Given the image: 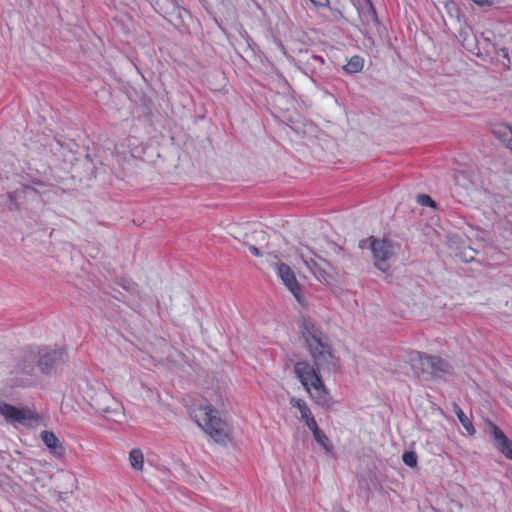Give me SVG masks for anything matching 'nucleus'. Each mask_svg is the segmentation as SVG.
I'll return each mask as SVG.
<instances>
[{
	"mask_svg": "<svg viewBox=\"0 0 512 512\" xmlns=\"http://www.w3.org/2000/svg\"><path fill=\"white\" fill-rule=\"evenodd\" d=\"M302 327V334L314 359V365L307 361H298L294 364V373L316 405L332 409L336 401L326 388L319 368L332 362L329 340L310 319L304 318Z\"/></svg>",
	"mask_w": 512,
	"mask_h": 512,
	"instance_id": "nucleus-1",
	"label": "nucleus"
},
{
	"mask_svg": "<svg viewBox=\"0 0 512 512\" xmlns=\"http://www.w3.org/2000/svg\"><path fill=\"white\" fill-rule=\"evenodd\" d=\"M84 399L96 413L109 421L121 423L125 419L123 405L100 384H88Z\"/></svg>",
	"mask_w": 512,
	"mask_h": 512,
	"instance_id": "nucleus-2",
	"label": "nucleus"
},
{
	"mask_svg": "<svg viewBox=\"0 0 512 512\" xmlns=\"http://www.w3.org/2000/svg\"><path fill=\"white\" fill-rule=\"evenodd\" d=\"M197 424L217 443L229 441V427L218 416V411L210 404L200 406L195 414Z\"/></svg>",
	"mask_w": 512,
	"mask_h": 512,
	"instance_id": "nucleus-3",
	"label": "nucleus"
},
{
	"mask_svg": "<svg viewBox=\"0 0 512 512\" xmlns=\"http://www.w3.org/2000/svg\"><path fill=\"white\" fill-rule=\"evenodd\" d=\"M412 366L415 371L434 378L450 374L452 371V367L447 361L437 356L425 355L419 352L412 357Z\"/></svg>",
	"mask_w": 512,
	"mask_h": 512,
	"instance_id": "nucleus-4",
	"label": "nucleus"
},
{
	"mask_svg": "<svg viewBox=\"0 0 512 512\" xmlns=\"http://www.w3.org/2000/svg\"><path fill=\"white\" fill-rule=\"evenodd\" d=\"M297 253L317 280L327 284L334 280L335 270L327 260L320 256H317L316 259L309 257L303 250H298Z\"/></svg>",
	"mask_w": 512,
	"mask_h": 512,
	"instance_id": "nucleus-5",
	"label": "nucleus"
},
{
	"mask_svg": "<svg viewBox=\"0 0 512 512\" xmlns=\"http://www.w3.org/2000/svg\"><path fill=\"white\" fill-rule=\"evenodd\" d=\"M371 251L377 269L383 272L387 271L389 268L387 261L394 254L392 243L384 239H373L371 242Z\"/></svg>",
	"mask_w": 512,
	"mask_h": 512,
	"instance_id": "nucleus-6",
	"label": "nucleus"
},
{
	"mask_svg": "<svg viewBox=\"0 0 512 512\" xmlns=\"http://www.w3.org/2000/svg\"><path fill=\"white\" fill-rule=\"evenodd\" d=\"M277 276L281 279L284 286L292 293L299 303H302V290L294 271L285 263L278 262L275 265Z\"/></svg>",
	"mask_w": 512,
	"mask_h": 512,
	"instance_id": "nucleus-7",
	"label": "nucleus"
},
{
	"mask_svg": "<svg viewBox=\"0 0 512 512\" xmlns=\"http://www.w3.org/2000/svg\"><path fill=\"white\" fill-rule=\"evenodd\" d=\"M486 433L490 436L494 447L507 459L512 460V441L491 421H486Z\"/></svg>",
	"mask_w": 512,
	"mask_h": 512,
	"instance_id": "nucleus-8",
	"label": "nucleus"
},
{
	"mask_svg": "<svg viewBox=\"0 0 512 512\" xmlns=\"http://www.w3.org/2000/svg\"><path fill=\"white\" fill-rule=\"evenodd\" d=\"M36 352L38 353V369L46 374L64 358L63 350L37 348Z\"/></svg>",
	"mask_w": 512,
	"mask_h": 512,
	"instance_id": "nucleus-9",
	"label": "nucleus"
},
{
	"mask_svg": "<svg viewBox=\"0 0 512 512\" xmlns=\"http://www.w3.org/2000/svg\"><path fill=\"white\" fill-rule=\"evenodd\" d=\"M37 368L38 353L36 352V349L25 350L17 363V373L32 376L35 375V371Z\"/></svg>",
	"mask_w": 512,
	"mask_h": 512,
	"instance_id": "nucleus-10",
	"label": "nucleus"
},
{
	"mask_svg": "<svg viewBox=\"0 0 512 512\" xmlns=\"http://www.w3.org/2000/svg\"><path fill=\"white\" fill-rule=\"evenodd\" d=\"M0 414L10 423H23L30 418V411L18 409L10 404L0 405Z\"/></svg>",
	"mask_w": 512,
	"mask_h": 512,
	"instance_id": "nucleus-11",
	"label": "nucleus"
},
{
	"mask_svg": "<svg viewBox=\"0 0 512 512\" xmlns=\"http://www.w3.org/2000/svg\"><path fill=\"white\" fill-rule=\"evenodd\" d=\"M359 16L363 26L362 30H365L366 33L367 29L378 25L375 9L369 0H365L364 5L359 8Z\"/></svg>",
	"mask_w": 512,
	"mask_h": 512,
	"instance_id": "nucleus-12",
	"label": "nucleus"
},
{
	"mask_svg": "<svg viewBox=\"0 0 512 512\" xmlns=\"http://www.w3.org/2000/svg\"><path fill=\"white\" fill-rule=\"evenodd\" d=\"M40 436L50 453L58 458L64 456L65 449L53 432L43 431Z\"/></svg>",
	"mask_w": 512,
	"mask_h": 512,
	"instance_id": "nucleus-13",
	"label": "nucleus"
},
{
	"mask_svg": "<svg viewBox=\"0 0 512 512\" xmlns=\"http://www.w3.org/2000/svg\"><path fill=\"white\" fill-rule=\"evenodd\" d=\"M290 405L299 410L303 421L312 416L309 406L303 399L292 397L290 399Z\"/></svg>",
	"mask_w": 512,
	"mask_h": 512,
	"instance_id": "nucleus-14",
	"label": "nucleus"
},
{
	"mask_svg": "<svg viewBox=\"0 0 512 512\" xmlns=\"http://www.w3.org/2000/svg\"><path fill=\"white\" fill-rule=\"evenodd\" d=\"M453 408L455 414L457 415L463 427L470 435H473L475 433V429L469 418L465 415V413L462 411L458 404L454 403Z\"/></svg>",
	"mask_w": 512,
	"mask_h": 512,
	"instance_id": "nucleus-15",
	"label": "nucleus"
},
{
	"mask_svg": "<svg viewBox=\"0 0 512 512\" xmlns=\"http://www.w3.org/2000/svg\"><path fill=\"white\" fill-rule=\"evenodd\" d=\"M494 133L501 138L507 147L512 151V127L508 125L500 126Z\"/></svg>",
	"mask_w": 512,
	"mask_h": 512,
	"instance_id": "nucleus-16",
	"label": "nucleus"
},
{
	"mask_svg": "<svg viewBox=\"0 0 512 512\" xmlns=\"http://www.w3.org/2000/svg\"><path fill=\"white\" fill-rule=\"evenodd\" d=\"M363 66L364 60L359 56H353L344 66V70L347 73L354 74L360 72L363 69Z\"/></svg>",
	"mask_w": 512,
	"mask_h": 512,
	"instance_id": "nucleus-17",
	"label": "nucleus"
},
{
	"mask_svg": "<svg viewBox=\"0 0 512 512\" xmlns=\"http://www.w3.org/2000/svg\"><path fill=\"white\" fill-rule=\"evenodd\" d=\"M129 461L131 466L136 470L143 469L144 456L141 450L133 449L129 454Z\"/></svg>",
	"mask_w": 512,
	"mask_h": 512,
	"instance_id": "nucleus-18",
	"label": "nucleus"
},
{
	"mask_svg": "<svg viewBox=\"0 0 512 512\" xmlns=\"http://www.w3.org/2000/svg\"><path fill=\"white\" fill-rule=\"evenodd\" d=\"M313 437L315 441L325 450L326 453L332 452L333 446L330 443L329 438L322 430L316 431V433L313 434Z\"/></svg>",
	"mask_w": 512,
	"mask_h": 512,
	"instance_id": "nucleus-19",
	"label": "nucleus"
},
{
	"mask_svg": "<svg viewBox=\"0 0 512 512\" xmlns=\"http://www.w3.org/2000/svg\"><path fill=\"white\" fill-rule=\"evenodd\" d=\"M403 462L409 467L417 465V454L414 451H407L402 456Z\"/></svg>",
	"mask_w": 512,
	"mask_h": 512,
	"instance_id": "nucleus-20",
	"label": "nucleus"
},
{
	"mask_svg": "<svg viewBox=\"0 0 512 512\" xmlns=\"http://www.w3.org/2000/svg\"><path fill=\"white\" fill-rule=\"evenodd\" d=\"M128 146L131 147V156L132 157H139L140 156V150L138 147L139 140L136 137H130L127 139Z\"/></svg>",
	"mask_w": 512,
	"mask_h": 512,
	"instance_id": "nucleus-21",
	"label": "nucleus"
},
{
	"mask_svg": "<svg viewBox=\"0 0 512 512\" xmlns=\"http://www.w3.org/2000/svg\"><path fill=\"white\" fill-rule=\"evenodd\" d=\"M417 202L422 206L436 207L435 201L427 194H419L417 196Z\"/></svg>",
	"mask_w": 512,
	"mask_h": 512,
	"instance_id": "nucleus-22",
	"label": "nucleus"
},
{
	"mask_svg": "<svg viewBox=\"0 0 512 512\" xmlns=\"http://www.w3.org/2000/svg\"><path fill=\"white\" fill-rule=\"evenodd\" d=\"M324 60L321 56L312 55L307 59V64L316 69L319 65H322Z\"/></svg>",
	"mask_w": 512,
	"mask_h": 512,
	"instance_id": "nucleus-23",
	"label": "nucleus"
},
{
	"mask_svg": "<svg viewBox=\"0 0 512 512\" xmlns=\"http://www.w3.org/2000/svg\"><path fill=\"white\" fill-rule=\"evenodd\" d=\"M307 427L312 431V433H316V431H319L321 430L319 427H318V424L314 418V416L312 415L311 417H309L308 419L304 420Z\"/></svg>",
	"mask_w": 512,
	"mask_h": 512,
	"instance_id": "nucleus-24",
	"label": "nucleus"
},
{
	"mask_svg": "<svg viewBox=\"0 0 512 512\" xmlns=\"http://www.w3.org/2000/svg\"><path fill=\"white\" fill-rule=\"evenodd\" d=\"M364 36H365V42H364V45L367 47V48H374L375 47V42H374V39L369 35V29H367V33L365 32V30H362Z\"/></svg>",
	"mask_w": 512,
	"mask_h": 512,
	"instance_id": "nucleus-25",
	"label": "nucleus"
},
{
	"mask_svg": "<svg viewBox=\"0 0 512 512\" xmlns=\"http://www.w3.org/2000/svg\"><path fill=\"white\" fill-rule=\"evenodd\" d=\"M254 236H255L256 242H258V243L264 242L266 240V238H267V234L263 230L255 231L254 232Z\"/></svg>",
	"mask_w": 512,
	"mask_h": 512,
	"instance_id": "nucleus-26",
	"label": "nucleus"
},
{
	"mask_svg": "<svg viewBox=\"0 0 512 512\" xmlns=\"http://www.w3.org/2000/svg\"><path fill=\"white\" fill-rule=\"evenodd\" d=\"M248 247H249V250L251 251V253L253 255H255L256 257L262 256L260 249L258 247H256L255 245H249Z\"/></svg>",
	"mask_w": 512,
	"mask_h": 512,
	"instance_id": "nucleus-27",
	"label": "nucleus"
},
{
	"mask_svg": "<svg viewBox=\"0 0 512 512\" xmlns=\"http://www.w3.org/2000/svg\"><path fill=\"white\" fill-rule=\"evenodd\" d=\"M316 6H326L329 3V0H310Z\"/></svg>",
	"mask_w": 512,
	"mask_h": 512,
	"instance_id": "nucleus-28",
	"label": "nucleus"
},
{
	"mask_svg": "<svg viewBox=\"0 0 512 512\" xmlns=\"http://www.w3.org/2000/svg\"><path fill=\"white\" fill-rule=\"evenodd\" d=\"M500 52L502 53V55H503L504 57H506V58L508 57V53H507V51H506L504 48H501V49L498 51V53H500Z\"/></svg>",
	"mask_w": 512,
	"mask_h": 512,
	"instance_id": "nucleus-29",
	"label": "nucleus"
},
{
	"mask_svg": "<svg viewBox=\"0 0 512 512\" xmlns=\"http://www.w3.org/2000/svg\"><path fill=\"white\" fill-rule=\"evenodd\" d=\"M25 512H28V511H25Z\"/></svg>",
	"mask_w": 512,
	"mask_h": 512,
	"instance_id": "nucleus-30",
	"label": "nucleus"
}]
</instances>
